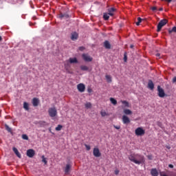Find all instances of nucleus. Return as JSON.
Here are the masks:
<instances>
[{"mask_svg":"<svg viewBox=\"0 0 176 176\" xmlns=\"http://www.w3.org/2000/svg\"><path fill=\"white\" fill-rule=\"evenodd\" d=\"M151 175L152 176H159V172H157V169L156 168H152L151 170Z\"/></svg>","mask_w":176,"mask_h":176,"instance_id":"14","label":"nucleus"},{"mask_svg":"<svg viewBox=\"0 0 176 176\" xmlns=\"http://www.w3.org/2000/svg\"><path fill=\"white\" fill-rule=\"evenodd\" d=\"M166 148H167V149H170L171 148V147H170L168 146H167Z\"/></svg>","mask_w":176,"mask_h":176,"instance_id":"50","label":"nucleus"},{"mask_svg":"<svg viewBox=\"0 0 176 176\" xmlns=\"http://www.w3.org/2000/svg\"><path fill=\"white\" fill-rule=\"evenodd\" d=\"M138 21L139 23H141V22L142 21V19H141L140 17H138Z\"/></svg>","mask_w":176,"mask_h":176,"instance_id":"43","label":"nucleus"},{"mask_svg":"<svg viewBox=\"0 0 176 176\" xmlns=\"http://www.w3.org/2000/svg\"><path fill=\"white\" fill-rule=\"evenodd\" d=\"M23 108L25 109V111H30L29 104L27 103V102H23Z\"/></svg>","mask_w":176,"mask_h":176,"instance_id":"23","label":"nucleus"},{"mask_svg":"<svg viewBox=\"0 0 176 176\" xmlns=\"http://www.w3.org/2000/svg\"><path fill=\"white\" fill-rule=\"evenodd\" d=\"M110 101L113 105H116V104H118V101L113 98H111Z\"/></svg>","mask_w":176,"mask_h":176,"instance_id":"29","label":"nucleus"},{"mask_svg":"<svg viewBox=\"0 0 176 176\" xmlns=\"http://www.w3.org/2000/svg\"><path fill=\"white\" fill-rule=\"evenodd\" d=\"M151 10H153V12H155V10H157V8L156 7H152Z\"/></svg>","mask_w":176,"mask_h":176,"instance_id":"41","label":"nucleus"},{"mask_svg":"<svg viewBox=\"0 0 176 176\" xmlns=\"http://www.w3.org/2000/svg\"><path fill=\"white\" fill-rule=\"evenodd\" d=\"M113 127H114V129H116V130H120V126L114 125Z\"/></svg>","mask_w":176,"mask_h":176,"instance_id":"40","label":"nucleus"},{"mask_svg":"<svg viewBox=\"0 0 176 176\" xmlns=\"http://www.w3.org/2000/svg\"><path fill=\"white\" fill-rule=\"evenodd\" d=\"M78 33H76V32L72 33V37L71 39L72 41H76V39H78Z\"/></svg>","mask_w":176,"mask_h":176,"instance_id":"17","label":"nucleus"},{"mask_svg":"<svg viewBox=\"0 0 176 176\" xmlns=\"http://www.w3.org/2000/svg\"><path fill=\"white\" fill-rule=\"evenodd\" d=\"M71 63L68 61L66 60L64 63L65 65V69H66L67 72L69 73V68H71Z\"/></svg>","mask_w":176,"mask_h":176,"instance_id":"11","label":"nucleus"},{"mask_svg":"<svg viewBox=\"0 0 176 176\" xmlns=\"http://www.w3.org/2000/svg\"><path fill=\"white\" fill-rule=\"evenodd\" d=\"M100 115H101V116H102V117L107 116V112H105V111H102L100 112Z\"/></svg>","mask_w":176,"mask_h":176,"instance_id":"35","label":"nucleus"},{"mask_svg":"<svg viewBox=\"0 0 176 176\" xmlns=\"http://www.w3.org/2000/svg\"><path fill=\"white\" fill-rule=\"evenodd\" d=\"M39 124H41V126H46V122L45 121H41L39 122Z\"/></svg>","mask_w":176,"mask_h":176,"instance_id":"37","label":"nucleus"},{"mask_svg":"<svg viewBox=\"0 0 176 176\" xmlns=\"http://www.w3.org/2000/svg\"><path fill=\"white\" fill-rule=\"evenodd\" d=\"M22 138H23V140H25L26 141H28V135H27L26 134H23V135H22Z\"/></svg>","mask_w":176,"mask_h":176,"instance_id":"34","label":"nucleus"},{"mask_svg":"<svg viewBox=\"0 0 176 176\" xmlns=\"http://www.w3.org/2000/svg\"><path fill=\"white\" fill-rule=\"evenodd\" d=\"M173 83H176V76L173 78Z\"/></svg>","mask_w":176,"mask_h":176,"instance_id":"44","label":"nucleus"},{"mask_svg":"<svg viewBox=\"0 0 176 176\" xmlns=\"http://www.w3.org/2000/svg\"><path fill=\"white\" fill-rule=\"evenodd\" d=\"M105 78H106L108 83H111V82H112V77H111L110 75H106Z\"/></svg>","mask_w":176,"mask_h":176,"instance_id":"26","label":"nucleus"},{"mask_svg":"<svg viewBox=\"0 0 176 176\" xmlns=\"http://www.w3.org/2000/svg\"><path fill=\"white\" fill-rule=\"evenodd\" d=\"M104 47L105 49H111V43H109V41H105L104 42Z\"/></svg>","mask_w":176,"mask_h":176,"instance_id":"21","label":"nucleus"},{"mask_svg":"<svg viewBox=\"0 0 176 176\" xmlns=\"http://www.w3.org/2000/svg\"><path fill=\"white\" fill-rule=\"evenodd\" d=\"M26 155L28 157H32L33 156H35V151H34V149H28Z\"/></svg>","mask_w":176,"mask_h":176,"instance_id":"9","label":"nucleus"},{"mask_svg":"<svg viewBox=\"0 0 176 176\" xmlns=\"http://www.w3.org/2000/svg\"><path fill=\"white\" fill-rule=\"evenodd\" d=\"M169 34H171V32H176V27H173L172 30H168Z\"/></svg>","mask_w":176,"mask_h":176,"instance_id":"33","label":"nucleus"},{"mask_svg":"<svg viewBox=\"0 0 176 176\" xmlns=\"http://www.w3.org/2000/svg\"><path fill=\"white\" fill-rule=\"evenodd\" d=\"M82 57L83 60H85L87 63H90L91 61H93V58L87 54H83L82 55Z\"/></svg>","mask_w":176,"mask_h":176,"instance_id":"6","label":"nucleus"},{"mask_svg":"<svg viewBox=\"0 0 176 176\" xmlns=\"http://www.w3.org/2000/svg\"><path fill=\"white\" fill-rule=\"evenodd\" d=\"M68 17H69V15H68V14H59V19H60V20H63V19H68Z\"/></svg>","mask_w":176,"mask_h":176,"instance_id":"20","label":"nucleus"},{"mask_svg":"<svg viewBox=\"0 0 176 176\" xmlns=\"http://www.w3.org/2000/svg\"><path fill=\"white\" fill-rule=\"evenodd\" d=\"M13 151L14 152L15 155H16V156L18 157H19V159H21V154H20V153L19 152V150H17L16 148L14 147L12 148Z\"/></svg>","mask_w":176,"mask_h":176,"instance_id":"18","label":"nucleus"},{"mask_svg":"<svg viewBox=\"0 0 176 176\" xmlns=\"http://www.w3.org/2000/svg\"><path fill=\"white\" fill-rule=\"evenodd\" d=\"M77 89L80 93H83L86 90V86L83 83H80L77 85Z\"/></svg>","mask_w":176,"mask_h":176,"instance_id":"7","label":"nucleus"},{"mask_svg":"<svg viewBox=\"0 0 176 176\" xmlns=\"http://www.w3.org/2000/svg\"><path fill=\"white\" fill-rule=\"evenodd\" d=\"M48 113L50 118H55L57 116V109L55 107H51L48 109Z\"/></svg>","mask_w":176,"mask_h":176,"instance_id":"4","label":"nucleus"},{"mask_svg":"<svg viewBox=\"0 0 176 176\" xmlns=\"http://www.w3.org/2000/svg\"><path fill=\"white\" fill-rule=\"evenodd\" d=\"M135 135H138V137H141V136L145 135V131L144 130V129H142V127H138L135 130Z\"/></svg>","mask_w":176,"mask_h":176,"instance_id":"3","label":"nucleus"},{"mask_svg":"<svg viewBox=\"0 0 176 176\" xmlns=\"http://www.w3.org/2000/svg\"><path fill=\"white\" fill-rule=\"evenodd\" d=\"M109 13H104L103 14V19L104 20H109Z\"/></svg>","mask_w":176,"mask_h":176,"instance_id":"25","label":"nucleus"},{"mask_svg":"<svg viewBox=\"0 0 176 176\" xmlns=\"http://www.w3.org/2000/svg\"><path fill=\"white\" fill-rule=\"evenodd\" d=\"M119 173H120V170H118V169H116L115 171H114V174H115L116 175H119Z\"/></svg>","mask_w":176,"mask_h":176,"instance_id":"38","label":"nucleus"},{"mask_svg":"<svg viewBox=\"0 0 176 176\" xmlns=\"http://www.w3.org/2000/svg\"><path fill=\"white\" fill-rule=\"evenodd\" d=\"M163 10V8H160V12H162Z\"/></svg>","mask_w":176,"mask_h":176,"instance_id":"51","label":"nucleus"},{"mask_svg":"<svg viewBox=\"0 0 176 176\" xmlns=\"http://www.w3.org/2000/svg\"><path fill=\"white\" fill-rule=\"evenodd\" d=\"M85 146L87 151H90V149H91V147L89 145L85 144Z\"/></svg>","mask_w":176,"mask_h":176,"instance_id":"36","label":"nucleus"},{"mask_svg":"<svg viewBox=\"0 0 176 176\" xmlns=\"http://www.w3.org/2000/svg\"><path fill=\"white\" fill-rule=\"evenodd\" d=\"M68 61L70 64H78V59L76 58H69Z\"/></svg>","mask_w":176,"mask_h":176,"instance_id":"16","label":"nucleus"},{"mask_svg":"<svg viewBox=\"0 0 176 176\" xmlns=\"http://www.w3.org/2000/svg\"><path fill=\"white\" fill-rule=\"evenodd\" d=\"M156 57H158V58H160V54L157 53L155 54Z\"/></svg>","mask_w":176,"mask_h":176,"instance_id":"46","label":"nucleus"},{"mask_svg":"<svg viewBox=\"0 0 176 176\" xmlns=\"http://www.w3.org/2000/svg\"><path fill=\"white\" fill-rule=\"evenodd\" d=\"M80 69L82 71H89V67H87L86 65H81L80 66Z\"/></svg>","mask_w":176,"mask_h":176,"instance_id":"28","label":"nucleus"},{"mask_svg":"<svg viewBox=\"0 0 176 176\" xmlns=\"http://www.w3.org/2000/svg\"><path fill=\"white\" fill-rule=\"evenodd\" d=\"M87 91H88V93H92L93 92V89L91 87H89L87 89Z\"/></svg>","mask_w":176,"mask_h":176,"instance_id":"39","label":"nucleus"},{"mask_svg":"<svg viewBox=\"0 0 176 176\" xmlns=\"http://www.w3.org/2000/svg\"><path fill=\"white\" fill-rule=\"evenodd\" d=\"M157 91H158V96L161 98H164V97H166V93H164V89H163V88L160 87V85L157 86Z\"/></svg>","mask_w":176,"mask_h":176,"instance_id":"5","label":"nucleus"},{"mask_svg":"<svg viewBox=\"0 0 176 176\" xmlns=\"http://www.w3.org/2000/svg\"><path fill=\"white\" fill-rule=\"evenodd\" d=\"M85 108H87V109H90V108H91V103L90 102L85 103Z\"/></svg>","mask_w":176,"mask_h":176,"instance_id":"32","label":"nucleus"},{"mask_svg":"<svg viewBox=\"0 0 176 176\" xmlns=\"http://www.w3.org/2000/svg\"><path fill=\"white\" fill-rule=\"evenodd\" d=\"M79 50H80L81 52H83V50H85V47H80Z\"/></svg>","mask_w":176,"mask_h":176,"instance_id":"42","label":"nucleus"},{"mask_svg":"<svg viewBox=\"0 0 176 176\" xmlns=\"http://www.w3.org/2000/svg\"><path fill=\"white\" fill-rule=\"evenodd\" d=\"M122 122L124 123V124H129V123H130V118H129L127 116H123Z\"/></svg>","mask_w":176,"mask_h":176,"instance_id":"10","label":"nucleus"},{"mask_svg":"<svg viewBox=\"0 0 176 176\" xmlns=\"http://www.w3.org/2000/svg\"><path fill=\"white\" fill-rule=\"evenodd\" d=\"M61 129H63V125L58 124L57 127L55 128V130L56 131H60Z\"/></svg>","mask_w":176,"mask_h":176,"instance_id":"31","label":"nucleus"},{"mask_svg":"<svg viewBox=\"0 0 176 176\" xmlns=\"http://www.w3.org/2000/svg\"><path fill=\"white\" fill-rule=\"evenodd\" d=\"M42 162L44 163V164H47V159L45 157V155H42L41 157Z\"/></svg>","mask_w":176,"mask_h":176,"instance_id":"30","label":"nucleus"},{"mask_svg":"<svg viewBox=\"0 0 176 176\" xmlns=\"http://www.w3.org/2000/svg\"><path fill=\"white\" fill-rule=\"evenodd\" d=\"M129 160L135 164H142V163H145V158L144 155H141L140 154L133 153L129 156Z\"/></svg>","mask_w":176,"mask_h":176,"instance_id":"1","label":"nucleus"},{"mask_svg":"<svg viewBox=\"0 0 176 176\" xmlns=\"http://www.w3.org/2000/svg\"><path fill=\"white\" fill-rule=\"evenodd\" d=\"M5 129H6V130L8 132V133H12V128H10V126H9V125H8L7 124H5Z\"/></svg>","mask_w":176,"mask_h":176,"instance_id":"24","label":"nucleus"},{"mask_svg":"<svg viewBox=\"0 0 176 176\" xmlns=\"http://www.w3.org/2000/svg\"><path fill=\"white\" fill-rule=\"evenodd\" d=\"M93 153L95 157H100L101 156V153L100 152V149L98 148H94Z\"/></svg>","mask_w":176,"mask_h":176,"instance_id":"8","label":"nucleus"},{"mask_svg":"<svg viewBox=\"0 0 176 176\" xmlns=\"http://www.w3.org/2000/svg\"><path fill=\"white\" fill-rule=\"evenodd\" d=\"M33 107H38L39 105V99L38 98H34L32 99Z\"/></svg>","mask_w":176,"mask_h":176,"instance_id":"13","label":"nucleus"},{"mask_svg":"<svg viewBox=\"0 0 176 176\" xmlns=\"http://www.w3.org/2000/svg\"><path fill=\"white\" fill-rule=\"evenodd\" d=\"M124 113L125 115H132L133 111H131V110H130L129 109H124Z\"/></svg>","mask_w":176,"mask_h":176,"instance_id":"22","label":"nucleus"},{"mask_svg":"<svg viewBox=\"0 0 176 176\" xmlns=\"http://www.w3.org/2000/svg\"><path fill=\"white\" fill-rule=\"evenodd\" d=\"M108 12L109 16H113V14H115V12H116V9L115 8H111L108 9Z\"/></svg>","mask_w":176,"mask_h":176,"instance_id":"15","label":"nucleus"},{"mask_svg":"<svg viewBox=\"0 0 176 176\" xmlns=\"http://www.w3.org/2000/svg\"><path fill=\"white\" fill-rule=\"evenodd\" d=\"M71 167H72V166L71 164H67L66 165V167H65V174H68V173H69V170H71Z\"/></svg>","mask_w":176,"mask_h":176,"instance_id":"19","label":"nucleus"},{"mask_svg":"<svg viewBox=\"0 0 176 176\" xmlns=\"http://www.w3.org/2000/svg\"><path fill=\"white\" fill-rule=\"evenodd\" d=\"M148 88L150 89V90H153V89H155V84H153V81H152V80H148Z\"/></svg>","mask_w":176,"mask_h":176,"instance_id":"12","label":"nucleus"},{"mask_svg":"<svg viewBox=\"0 0 176 176\" xmlns=\"http://www.w3.org/2000/svg\"><path fill=\"white\" fill-rule=\"evenodd\" d=\"M2 41V36H0V42Z\"/></svg>","mask_w":176,"mask_h":176,"instance_id":"52","label":"nucleus"},{"mask_svg":"<svg viewBox=\"0 0 176 176\" xmlns=\"http://www.w3.org/2000/svg\"><path fill=\"white\" fill-rule=\"evenodd\" d=\"M124 61H127V56H126V54H124Z\"/></svg>","mask_w":176,"mask_h":176,"instance_id":"47","label":"nucleus"},{"mask_svg":"<svg viewBox=\"0 0 176 176\" xmlns=\"http://www.w3.org/2000/svg\"><path fill=\"white\" fill-rule=\"evenodd\" d=\"M167 23H168V21L166 19L161 20L157 26V32H160V31H162V28H163Z\"/></svg>","mask_w":176,"mask_h":176,"instance_id":"2","label":"nucleus"},{"mask_svg":"<svg viewBox=\"0 0 176 176\" xmlns=\"http://www.w3.org/2000/svg\"><path fill=\"white\" fill-rule=\"evenodd\" d=\"M140 24H141L140 22H139V21L136 22V25H140Z\"/></svg>","mask_w":176,"mask_h":176,"instance_id":"48","label":"nucleus"},{"mask_svg":"<svg viewBox=\"0 0 176 176\" xmlns=\"http://www.w3.org/2000/svg\"><path fill=\"white\" fill-rule=\"evenodd\" d=\"M121 102H122V104L125 105V107H126L127 108L130 107V104H129V102H127L126 100H121Z\"/></svg>","mask_w":176,"mask_h":176,"instance_id":"27","label":"nucleus"},{"mask_svg":"<svg viewBox=\"0 0 176 176\" xmlns=\"http://www.w3.org/2000/svg\"><path fill=\"white\" fill-rule=\"evenodd\" d=\"M130 47H131V49H133V47H134V45H131L130 46Z\"/></svg>","mask_w":176,"mask_h":176,"instance_id":"49","label":"nucleus"},{"mask_svg":"<svg viewBox=\"0 0 176 176\" xmlns=\"http://www.w3.org/2000/svg\"><path fill=\"white\" fill-rule=\"evenodd\" d=\"M168 167L170 168H174V165H173V164H169L168 165Z\"/></svg>","mask_w":176,"mask_h":176,"instance_id":"45","label":"nucleus"}]
</instances>
